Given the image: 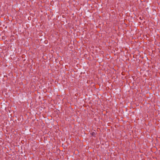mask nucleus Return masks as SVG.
<instances>
[{
	"label": "nucleus",
	"mask_w": 160,
	"mask_h": 160,
	"mask_svg": "<svg viewBox=\"0 0 160 160\" xmlns=\"http://www.w3.org/2000/svg\"><path fill=\"white\" fill-rule=\"evenodd\" d=\"M91 134H92V135L93 136H94V137H95V133L93 132H92V133H91Z\"/></svg>",
	"instance_id": "nucleus-1"
}]
</instances>
